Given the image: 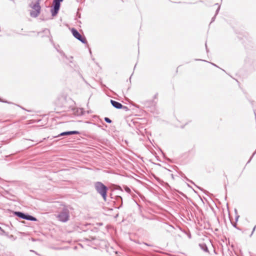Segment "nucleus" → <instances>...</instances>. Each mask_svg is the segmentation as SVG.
I'll use <instances>...</instances> for the list:
<instances>
[{
  "mask_svg": "<svg viewBox=\"0 0 256 256\" xmlns=\"http://www.w3.org/2000/svg\"><path fill=\"white\" fill-rule=\"evenodd\" d=\"M40 0H36L35 3L31 2L29 6L32 10L30 12V16L32 18H36L40 14L41 7L40 6Z\"/></svg>",
  "mask_w": 256,
  "mask_h": 256,
  "instance_id": "nucleus-1",
  "label": "nucleus"
},
{
  "mask_svg": "<svg viewBox=\"0 0 256 256\" xmlns=\"http://www.w3.org/2000/svg\"><path fill=\"white\" fill-rule=\"evenodd\" d=\"M96 191L102 195L104 200L106 199L107 188L100 182H96L95 184Z\"/></svg>",
  "mask_w": 256,
  "mask_h": 256,
  "instance_id": "nucleus-2",
  "label": "nucleus"
},
{
  "mask_svg": "<svg viewBox=\"0 0 256 256\" xmlns=\"http://www.w3.org/2000/svg\"><path fill=\"white\" fill-rule=\"evenodd\" d=\"M64 0H54L52 6L50 9V12L52 16H56L60 8V2Z\"/></svg>",
  "mask_w": 256,
  "mask_h": 256,
  "instance_id": "nucleus-3",
  "label": "nucleus"
},
{
  "mask_svg": "<svg viewBox=\"0 0 256 256\" xmlns=\"http://www.w3.org/2000/svg\"><path fill=\"white\" fill-rule=\"evenodd\" d=\"M71 32L73 36L76 38L81 42L82 44H86L88 43L85 36H82L75 28H72Z\"/></svg>",
  "mask_w": 256,
  "mask_h": 256,
  "instance_id": "nucleus-4",
  "label": "nucleus"
},
{
  "mask_svg": "<svg viewBox=\"0 0 256 256\" xmlns=\"http://www.w3.org/2000/svg\"><path fill=\"white\" fill-rule=\"evenodd\" d=\"M69 211L64 209L57 216L58 220L62 222H66L69 220Z\"/></svg>",
  "mask_w": 256,
  "mask_h": 256,
  "instance_id": "nucleus-5",
  "label": "nucleus"
},
{
  "mask_svg": "<svg viewBox=\"0 0 256 256\" xmlns=\"http://www.w3.org/2000/svg\"><path fill=\"white\" fill-rule=\"evenodd\" d=\"M66 97L64 96H58L56 102V104L59 107L66 106Z\"/></svg>",
  "mask_w": 256,
  "mask_h": 256,
  "instance_id": "nucleus-6",
  "label": "nucleus"
},
{
  "mask_svg": "<svg viewBox=\"0 0 256 256\" xmlns=\"http://www.w3.org/2000/svg\"><path fill=\"white\" fill-rule=\"evenodd\" d=\"M15 214L17 216H18L21 218L24 219L30 220H32V221H36L37 219L31 216H27L21 212H15Z\"/></svg>",
  "mask_w": 256,
  "mask_h": 256,
  "instance_id": "nucleus-7",
  "label": "nucleus"
},
{
  "mask_svg": "<svg viewBox=\"0 0 256 256\" xmlns=\"http://www.w3.org/2000/svg\"><path fill=\"white\" fill-rule=\"evenodd\" d=\"M80 132L78 130H72L62 132L56 136H54V138H58L62 136H68L72 134H78Z\"/></svg>",
  "mask_w": 256,
  "mask_h": 256,
  "instance_id": "nucleus-8",
  "label": "nucleus"
},
{
  "mask_svg": "<svg viewBox=\"0 0 256 256\" xmlns=\"http://www.w3.org/2000/svg\"><path fill=\"white\" fill-rule=\"evenodd\" d=\"M110 104L114 108L116 109H121V108H122V104L114 100H110Z\"/></svg>",
  "mask_w": 256,
  "mask_h": 256,
  "instance_id": "nucleus-9",
  "label": "nucleus"
},
{
  "mask_svg": "<svg viewBox=\"0 0 256 256\" xmlns=\"http://www.w3.org/2000/svg\"><path fill=\"white\" fill-rule=\"evenodd\" d=\"M74 112L76 116H80L84 114V110L81 108H76L74 109Z\"/></svg>",
  "mask_w": 256,
  "mask_h": 256,
  "instance_id": "nucleus-10",
  "label": "nucleus"
},
{
  "mask_svg": "<svg viewBox=\"0 0 256 256\" xmlns=\"http://www.w3.org/2000/svg\"><path fill=\"white\" fill-rule=\"evenodd\" d=\"M57 51L62 56L65 58L66 59H68V57L66 55L64 52L62 50H59L57 49Z\"/></svg>",
  "mask_w": 256,
  "mask_h": 256,
  "instance_id": "nucleus-11",
  "label": "nucleus"
},
{
  "mask_svg": "<svg viewBox=\"0 0 256 256\" xmlns=\"http://www.w3.org/2000/svg\"><path fill=\"white\" fill-rule=\"evenodd\" d=\"M104 121L106 122L107 123L110 124L112 122V120L108 117H105L104 118Z\"/></svg>",
  "mask_w": 256,
  "mask_h": 256,
  "instance_id": "nucleus-12",
  "label": "nucleus"
},
{
  "mask_svg": "<svg viewBox=\"0 0 256 256\" xmlns=\"http://www.w3.org/2000/svg\"><path fill=\"white\" fill-rule=\"evenodd\" d=\"M121 109H123L125 111H128L129 110L127 106H123L122 104V108H121Z\"/></svg>",
  "mask_w": 256,
  "mask_h": 256,
  "instance_id": "nucleus-13",
  "label": "nucleus"
},
{
  "mask_svg": "<svg viewBox=\"0 0 256 256\" xmlns=\"http://www.w3.org/2000/svg\"><path fill=\"white\" fill-rule=\"evenodd\" d=\"M72 59H73V56H71L70 58H68V60H69L70 63H72Z\"/></svg>",
  "mask_w": 256,
  "mask_h": 256,
  "instance_id": "nucleus-14",
  "label": "nucleus"
},
{
  "mask_svg": "<svg viewBox=\"0 0 256 256\" xmlns=\"http://www.w3.org/2000/svg\"><path fill=\"white\" fill-rule=\"evenodd\" d=\"M0 102H4V103H9L6 100H2L0 98Z\"/></svg>",
  "mask_w": 256,
  "mask_h": 256,
  "instance_id": "nucleus-15",
  "label": "nucleus"
},
{
  "mask_svg": "<svg viewBox=\"0 0 256 256\" xmlns=\"http://www.w3.org/2000/svg\"><path fill=\"white\" fill-rule=\"evenodd\" d=\"M158 93H156L154 96V99H156L158 98Z\"/></svg>",
  "mask_w": 256,
  "mask_h": 256,
  "instance_id": "nucleus-16",
  "label": "nucleus"
},
{
  "mask_svg": "<svg viewBox=\"0 0 256 256\" xmlns=\"http://www.w3.org/2000/svg\"><path fill=\"white\" fill-rule=\"evenodd\" d=\"M76 16L78 18H80V14L78 12H77L76 13Z\"/></svg>",
  "mask_w": 256,
  "mask_h": 256,
  "instance_id": "nucleus-17",
  "label": "nucleus"
},
{
  "mask_svg": "<svg viewBox=\"0 0 256 256\" xmlns=\"http://www.w3.org/2000/svg\"><path fill=\"white\" fill-rule=\"evenodd\" d=\"M155 178L157 180H159V178L158 177H155Z\"/></svg>",
  "mask_w": 256,
  "mask_h": 256,
  "instance_id": "nucleus-18",
  "label": "nucleus"
},
{
  "mask_svg": "<svg viewBox=\"0 0 256 256\" xmlns=\"http://www.w3.org/2000/svg\"><path fill=\"white\" fill-rule=\"evenodd\" d=\"M44 31H48V32H50L49 30H48V29H46Z\"/></svg>",
  "mask_w": 256,
  "mask_h": 256,
  "instance_id": "nucleus-19",
  "label": "nucleus"
},
{
  "mask_svg": "<svg viewBox=\"0 0 256 256\" xmlns=\"http://www.w3.org/2000/svg\"><path fill=\"white\" fill-rule=\"evenodd\" d=\"M50 41L52 42V39H50Z\"/></svg>",
  "mask_w": 256,
  "mask_h": 256,
  "instance_id": "nucleus-20",
  "label": "nucleus"
},
{
  "mask_svg": "<svg viewBox=\"0 0 256 256\" xmlns=\"http://www.w3.org/2000/svg\"><path fill=\"white\" fill-rule=\"evenodd\" d=\"M153 102H154V104H156V102H154V101H153Z\"/></svg>",
  "mask_w": 256,
  "mask_h": 256,
  "instance_id": "nucleus-21",
  "label": "nucleus"
},
{
  "mask_svg": "<svg viewBox=\"0 0 256 256\" xmlns=\"http://www.w3.org/2000/svg\"><path fill=\"white\" fill-rule=\"evenodd\" d=\"M171 176H174L173 174H171Z\"/></svg>",
  "mask_w": 256,
  "mask_h": 256,
  "instance_id": "nucleus-22",
  "label": "nucleus"
},
{
  "mask_svg": "<svg viewBox=\"0 0 256 256\" xmlns=\"http://www.w3.org/2000/svg\"><path fill=\"white\" fill-rule=\"evenodd\" d=\"M0 230H1V228L0 227Z\"/></svg>",
  "mask_w": 256,
  "mask_h": 256,
  "instance_id": "nucleus-23",
  "label": "nucleus"
}]
</instances>
